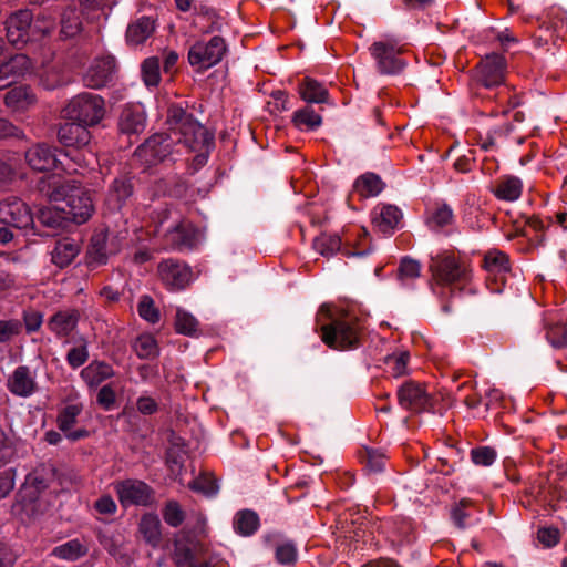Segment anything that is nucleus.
Returning a JSON list of instances; mask_svg holds the SVG:
<instances>
[{
	"mask_svg": "<svg viewBox=\"0 0 567 567\" xmlns=\"http://www.w3.org/2000/svg\"><path fill=\"white\" fill-rule=\"evenodd\" d=\"M471 458L476 465L489 466L496 460V452L489 446H480L471 451Z\"/></svg>",
	"mask_w": 567,
	"mask_h": 567,
	"instance_id": "nucleus-54",
	"label": "nucleus"
},
{
	"mask_svg": "<svg viewBox=\"0 0 567 567\" xmlns=\"http://www.w3.org/2000/svg\"><path fill=\"white\" fill-rule=\"evenodd\" d=\"M341 240L336 235L321 234L313 240V248L322 256H331L340 248Z\"/></svg>",
	"mask_w": 567,
	"mask_h": 567,
	"instance_id": "nucleus-44",
	"label": "nucleus"
},
{
	"mask_svg": "<svg viewBox=\"0 0 567 567\" xmlns=\"http://www.w3.org/2000/svg\"><path fill=\"white\" fill-rule=\"evenodd\" d=\"M161 64L156 56L144 60L142 64V78L147 86H157L161 81Z\"/></svg>",
	"mask_w": 567,
	"mask_h": 567,
	"instance_id": "nucleus-42",
	"label": "nucleus"
},
{
	"mask_svg": "<svg viewBox=\"0 0 567 567\" xmlns=\"http://www.w3.org/2000/svg\"><path fill=\"white\" fill-rule=\"evenodd\" d=\"M137 312L142 319L150 323H156L159 321V311L150 296L141 297L137 305Z\"/></svg>",
	"mask_w": 567,
	"mask_h": 567,
	"instance_id": "nucleus-49",
	"label": "nucleus"
},
{
	"mask_svg": "<svg viewBox=\"0 0 567 567\" xmlns=\"http://www.w3.org/2000/svg\"><path fill=\"white\" fill-rule=\"evenodd\" d=\"M546 339L554 348H567V322L550 326L547 329Z\"/></svg>",
	"mask_w": 567,
	"mask_h": 567,
	"instance_id": "nucleus-47",
	"label": "nucleus"
},
{
	"mask_svg": "<svg viewBox=\"0 0 567 567\" xmlns=\"http://www.w3.org/2000/svg\"><path fill=\"white\" fill-rule=\"evenodd\" d=\"M133 349L141 359H154L158 355L157 341L150 333L137 337L133 343Z\"/></svg>",
	"mask_w": 567,
	"mask_h": 567,
	"instance_id": "nucleus-37",
	"label": "nucleus"
},
{
	"mask_svg": "<svg viewBox=\"0 0 567 567\" xmlns=\"http://www.w3.org/2000/svg\"><path fill=\"white\" fill-rule=\"evenodd\" d=\"M410 358L408 350H398L392 353V378H400L410 373Z\"/></svg>",
	"mask_w": 567,
	"mask_h": 567,
	"instance_id": "nucleus-48",
	"label": "nucleus"
},
{
	"mask_svg": "<svg viewBox=\"0 0 567 567\" xmlns=\"http://www.w3.org/2000/svg\"><path fill=\"white\" fill-rule=\"evenodd\" d=\"M161 281L171 290L184 289L192 281V269L175 259L162 260L157 266Z\"/></svg>",
	"mask_w": 567,
	"mask_h": 567,
	"instance_id": "nucleus-10",
	"label": "nucleus"
},
{
	"mask_svg": "<svg viewBox=\"0 0 567 567\" xmlns=\"http://www.w3.org/2000/svg\"><path fill=\"white\" fill-rule=\"evenodd\" d=\"M227 52V45L221 37L215 35L208 41L195 42L188 51V62L196 72H204L218 64Z\"/></svg>",
	"mask_w": 567,
	"mask_h": 567,
	"instance_id": "nucleus-4",
	"label": "nucleus"
},
{
	"mask_svg": "<svg viewBox=\"0 0 567 567\" xmlns=\"http://www.w3.org/2000/svg\"><path fill=\"white\" fill-rule=\"evenodd\" d=\"M21 161L14 152L0 153V190L11 185L17 177H22Z\"/></svg>",
	"mask_w": 567,
	"mask_h": 567,
	"instance_id": "nucleus-21",
	"label": "nucleus"
},
{
	"mask_svg": "<svg viewBox=\"0 0 567 567\" xmlns=\"http://www.w3.org/2000/svg\"><path fill=\"white\" fill-rule=\"evenodd\" d=\"M39 223L51 229L60 230L64 229L69 221H72L70 215L63 206H47L38 213Z\"/></svg>",
	"mask_w": 567,
	"mask_h": 567,
	"instance_id": "nucleus-25",
	"label": "nucleus"
},
{
	"mask_svg": "<svg viewBox=\"0 0 567 567\" xmlns=\"http://www.w3.org/2000/svg\"><path fill=\"white\" fill-rule=\"evenodd\" d=\"M155 21L147 17H142L128 24L126 30V41L130 45H140L144 43L154 32Z\"/></svg>",
	"mask_w": 567,
	"mask_h": 567,
	"instance_id": "nucleus-29",
	"label": "nucleus"
},
{
	"mask_svg": "<svg viewBox=\"0 0 567 567\" xmlns=\"http://www.w3.org/2000/svg\"><path fill=\"white\" fill-rule=\"evenodd\" d=\"M471 505V502L468 499H462L455 507L451 511V517L454 522V524L461 528H465V519L468 517V513L466 512V508Z\"/></svg>",
	"mask_w": 567,
	"mask_h": 567,
	"instance_id": "nucleus-62",
	"label": "nucleus"
},
{
	"mask_svg": "<svg viewBox=\"0 0 567 567\" xmlns=\"http://www.w3.org/2000/svg\"><path fill=\"white\" fill-rule=\"evenodd\" d=\"M276 559L282 565H291L297 560V549L291 543H284L276 548Z\"/></svg>",
	"mask_w": 567,
	"mask_h": 567,
	"instance_id": "nucleus-58",
	"label": "nucleus"
},
{
	"mask_svg": "<svg viewBox=\"0 0 567 567\" xmlns=\"http://www.w3.org/2000/svg\"><path fill=\"white\" fill-rule=\"evenodd\" d=\"M138 529L147 544L153 547H156L159 544L161 520L157 515L146 514L142 516Z\"/></svg>",
	"mask_w": 567,
	"mask_h": 567,
	"instance_id": "nucleus-33",
	"label": "nucleus"
},
{
	"mask_svg": "<svg viewBox=\"0 0 567 567\" xmlns=\"http://www.w3.org/2000/svg\"><path fill=\"white\" fill-rule=\"evenodd\" d=\"M21 282L16 274L10 272L0 264V298H6L12 292L19 290Z\"/></svg>",
	"mask_w": 567,
	"mask_h": 567,
	"instance_id": "nucleus-45",
	"label": "nucleus"
},
{
	"mask_svg": "<svg viewBox=\"0 0 567 567\" xmlns=\"http://www.w3.org/2000/svg\"><path fill=\"white\" fill-rule=\"evenodd\" d=\"M115 492L122 506L147 505L152 499V491L147 484L137 480H126L115 484Z\"/></svg>",
	"mask_w": 567,
	"mask_h": 567,
	"instance_id": "nucleus-12",
	"label": "nucleus"
},
{
	"mask_svg": "<svg viewBox=\"0 0 567 567\" xmlns=\"http://www.w3.org/2000/svg\"><path fill=\"white\" fill-rule=\"evenodd\" d=\"M89 258L91 265H103L106 262V236L103 233L92 237L89 248Z\"/></svg>",
	"mask_w": 567,
	"mask_h": 567,
	"instance_id": "nucleus-41",
	"label": "nucleus"
},
{
	"mask_svg": "<svg viewBox=\"0 0 567 567\" xmlns=\"http://www.w3.org/2000/svg\"><path fill=\"white\" fill-rule=\"evenodd\" d=\"M80 243L70 237H63L55 241L51 251V261L59 268L69 266L80 254Z\"/></svg>",
	"mask_w": 567,
	"mask_h": 567,
	"instance_id": "nucleus-19",
	"label": "nucleus"
},
{
	"mask_svg": "<svg viewBox=\"0 0 567 567\" xmlns=\"http://www.w3.org/2000/svg\"><path fill=\"white\" fill-rule=\"evenodd\" d=\"M560 538L559 530L555 527L539 528L537 532V539L545 547H554L558 544Z\"/></svg>",
	"mask_w": 567,
	"mask_h": 567,
	"instance_id": "nucleus-60",
	"label": "nucleus"
},
{
	"mask_svg": "<svg viewBox=\"0 0 567 567\" xmlns=\"http://www.w3.org/2000/svg\"><path fill=\"white\" fill-rule=\"evenodd\" d=\"M367 466L371 472L380 473L386 467L388 456L384 452L375 449H367Z\"/></svg>",
	"mask_w": 567,
	"mask_h": 567,
	"instance_id": "nucleus-53",
	"label": "nucleus"
},
{
	"mask_svg": "<svg viewBox=\"0 0 567 567\" xmlns=\"http://www.w3.org/2000/svg\"><path fill=\"white\" fill-rule=\"evenodd\" d=\"M523 183L516 176H504L494 188V195L502 200L514 202L519 198Z\"/></svg>",
	"mask_w": 567,
	"mask_h": 567,
	"instance_id": "nucleus-31",
	"label": "nucleus"
},
{
	"mask_svg": "<svg viewBox=\"0 0 567 567\" xmlns=\"http://www.w3.org/2000/svg\"><path fill=\"white\" fill-rule=\"evenodd\" d=\"M22 323L18 319L0 320V343H4L20 334Z\"/></svg>",
	"mask_w": 567,
	"mask_h": 567,
	"instance_id": "nucleus-55",
	"label": "nucleus"
},
{
	"mask_svg": "<svg viewBox=\"0 0 567 567\" xmlns=\"http://www.w3.org/2000/svg\"><path fill=\"white\" fill-rule=\"evenodd\" d=\"M195 239V229L190 223L181 221L167 231L166 241L173 249L181 250L190 247Z\"/></svg>",
	"mask_w": 567,
	"mask_h": 567,
	"instance_id": "nucleus-27",
	"label": "nucleus"
},
{
	"mask_svg": "<svg viewBox=\"0 0 567 567\" xmlns=\"http://www.w3.org/2000/svg\"><path fill=\"white\" fill-rule=\"evenodd\" d=\"M293 125L298 130L313 131L322 124V117L316 113L310 106L297 110L291 118Z\"/></svg>",
	"mask_w": 567,
	"mask_h": 567,
	"instance_id": "nucleus-35",
	"label": "nucleus"
},
{
	"mask_svg": "<svg viewBox=\"0 0 567 567\" xmlns=\"http://www.w3.org/2000/svg\"><path fill=\"white\" fill-rule=\"evenodd\" d=\"M235 529L237 533L244 536L252 535L259 526L258 515L252 511H243L236 515Z\"/></svg>",
	"mask_w": 567,
	"mask_h": 567,
	"instance_id": "nucleus-38",
	"label": "nucleus"
},
{
	"mask_svg": "<svg viewBox=\"0 0 567 567\" xmlns=\"http://www.w3.org/2000/svg\"><path fill=\"white\" fill-rule=\"evenodd\" d=\"M31 68L30 59L24 54H16L0 65V80L3 89L9 86L17 78L25 74Z\"/></svg>",
	"mask_w": 567,
	"mask_h": 567,
	"instance_id": "nucleus-23",
	"label": "nucleus"
},
{
	"mask_svg": "<svg viewBox=\"0 0 567 567\" xmlns=\"http://www.w3.org/2000/svg\"><path fill=\"white\" fill-rule=\"evenodd\" d=\"M396 400L400 408L420 413L427 409L431 398L423 383L408 380L398 386Z\"/></svg>",
	"mask_w": 567,
	"mask_h": 567,
	"instance_id": "nucleus-9",
	"label": "nucleus"
},
{
	"mask_svg": "<svg viewBox=\"0 0 567 567\" xmlns=\"http://www.w3.org/2000/svg\"><path fill=\"white\" fill-rule=\"evenodd\" d=\"M87 359L89 351L85 344L70 349V351L66 354V361L73 369H76L84 364Z\"/></svg>",
	"mask_w": 567,
	"mask_h": 567,
	"instance_id": "nucleus-59",
	"label": "nucleus"
},
{
	"mask_svg": "<svg viewBox=\"0 0 567 567\" xmlns=\"http://www.w3.org/2000/svg\"><path fill=\"white\" fill-rule=\"evenodd\" d=\"M4 103L13 112H24L37 103V96L29 86H17L6 93Z\"/></svg>",
	"mask_w": 567,
	"mask_h": 567,
	"instance_id": "nucleus-24",
	"label": "nucleus"
},
{
	"mask_svg": "<svg viewBox=\"0 0 567 567\" xmlns=\"http://www.w3.org/2000/svg\"><path fill=\"white\" fill-rule=\"evenodd\" d=\"M164 520L172 527L179 526L184 520V512L176 502H168L165 506Z\"/></svg>",
	"mask_w": 567,
	"mask_h": 567,
	"instance_id": "nucleus-57",
	"label": "nucleus"
},
{
	"mask_svg": "<svg viewBox=\"0 0 567 567\" xmlns=\"http://www.w3.org/2000/svg\"><path fill=\"white\" fill-rule=\"evenodd\" d=\"M202 548L193 549L187 546H176L174 553V561L177 567H212L210 563L206 559L199 560L197 554Z\"/></svg>",
	"mask_w": 567,
	"mask_h": 567,
	"instance_id": "nucleus-34",
	"label": "nucleus"
},
{
	"mask_svg": "<svg viewBox=\"0 0 567 567\" xmlns=\"http://www.w3.org/2000/svg\"><path fill=\"white\" fill-rule=\"evenodd\" d=\"M73 17H69V14L64 13L61 20L62 23V33L68 37H74L81 30V21L74 11L71 12Z\"/></svg>",
	"mask_w": 567,
	"mask_h": 567,
	"instance_id": "nucleus-61",
	"label": "nucleus"
},
{
	"mask_svg": "<svg viewBox=\"0 0 567 567\" xmlns=\"http://www.w3.org/2000/svg\"><path fill=\"white\" fill-rule=\"evenodd\" d=\"M83 123H65L58 132L59 141L68 147H81L89 143L90 132Z\"/></svg>",
	"mask_w": 567,
	"mask_h": 567,
	"instance_id": "nucleus-20",
	"label": "nucleus"
},
{
	"mask_svg": "<svg viewBox=\"0 0 567 567\" xmlns=\"http://www.w3.org/2000/svg\"><path fill=\"white\" fill-rule=\"evenodd\" d=\"M45 487L43 480H40L38 476H30L27 484L21 489L20 498L13 506V509L16 512L22 511L28 516H35L38 514L37 503L39 502L37 494Z\"/></svg>",
	"mask_w": 567,
	"mask_h": 567,
	"instance_id": "nucleus-16",
	"label": "nucleus"
},
{
	"mask_svg": "<svg viewBox=\"0 0 567 567\" xmlns=\"http://www.w3.org/2000/svg\"><path fill=\"white\" fill-rule=\"evenodd\" d=\"M372 223L374 227L382 234H386L390 230V206L382 205L377 207L373 213Z\"/></svg>",
	"mask_w": 567,
	"mask_h": 567,
	"instance_id": "nucleus-56",
	"label": "nucleus"
},
{
	"mask_svg": "<svg viewBox=\"0 0 567 567\" xmlns=\"http://www.w3.org/2000/svg\"><path fill=\"white\" fill-rule=\"evenodd\" d=\"M175 329L178 333L195 336L198 330V321L189 312L178 309L176 312Z\"/></svg>",
	"mask_w": 567,
	"mask_h": 567,
	"instance_id": "nucleus-43",
	"label": "nucleus"
},
{
	"mask_svg": "<svg viewBox=\"0 0 567 567\" xmlns=\"http://www.w3.org/2000/svg\"><path fill=\"white\" fill-rule=\"evenodd\" d=\"M167 131L147 138L134 153L145 166H152L184 152H195L196 165L206 163L214 145L213 135L184 109L172 105L167 112Z\"/></svg>",
	"mask_w": 567,
	"mask_h": 567,
	"instance_id": "nucleus-1",
	"label": "nucleus"
},
{
	"mask_svg": "<svg viewBox=\"0 0 567 567\" xmlns=\"http://www.w3.org/2000/svg\"><path fill=\"white\" fill-rule=\"evenodd\" d=\"M484 268L494 275L505 274L509 270L507 256L497 250H491L484 256Z\"/></svg>",
	"mask_w": 567,
	"mask_h": 567,
	"instance_id": "nucleus-40",
	"label": "nucleus"
},
{
	"mask_svg": "<svg viewBox=\"0 0 567 567\" xmlns=\"http://www.w3.org/2000/svg\"><path fill=\"white\" fill-rule=\"evenodd\" d=\"M24 158L25 163L33 171L43 172L61 165L69 173H78L76 167L65 163L64 159L58 158L54 148L45 143H37L30 146L25 151Z\"/></svg>",
	"mask_w": 567,
	"mask_h": 567,
	"instance_id": "nucleus-8",
	"label": "nucleus"
},
{
	"mask_svg": "<svg viewBox=\"0 0 567 567\" xmlns=\"http://www.w3.org/2000/svg\"><path fill=\"white\" fill-rule=\"evenodd\" d=\"M0 221L18 229H28L33 226V217L25 203L11 197L0 203Z\"/></svg>",
	"mask_w": 567,
	"mask_h": 567,
	"instance_id": "nucleus-11",
	"label": "nucleus"
},
{
	"mask_svg": "<svg viewBox=\"0 0 567 567\" xmlns=\"http://www.w3.org/2000/svg\"><path fill=\"white\" fill-rule=\"evenodd\" d=\"M79 318L75 309L60 310L49 319L48 327L55 336L66 337L76 328Z\"/></svg>",
	"mask_w": 567,
	"mask_h": 567,
	"instance_id": "nucleus-22",
	"label": "nucleus"
},
{
	"mask_svg": "<svg viewBox=\"0 0 567 567\" xmlns=\"http://www.w3.org/2000/svg\"><path fill=\"white\" fill-rule=\"evenodd\" d=\"M386 95V91L385 90H382L378 97H377V101L373 105V109H372V116L374 118V121L380 125V126H385L386 125V118L384 117V110H385V103L383 101V96Z\"/></svg>",
	"mask_w": 567,
	"mask_h": 567,
	"instance_id": "nucleus-63",
	"label": "nucleus"
},
{
	"mask_svg": "<svg viewBox=\"0 0 567 567\" xmlns=\"http://www.w3.org/2000/svg\"><path fill=\"white\" fill-rule=\"evenodd\" d=\"M505 58L497 53L486 55L475 68L472 76L473 85L478 90L501 86L505 81Z\"/></svg>",
	"mask_w": 567,
	"mask_h": 567,
	"instance_id": "nucleus-6",
	"label": "nucleus"
},
{
	"mask_svg": "<svg viewBox=\"0 0 567 567\" xmlns=\"http://www.w3.org/2000/svg\"><path fill=\"white\" fill-rule=\"evenodd\" d=\"M371 55L375 60L378 70L382 74L389 73L390 66V51L384 43H374L371 48Z\"/></svg>",
	"mask_w": 567,
	"mask_h": 567,
	"instance_id": "nucleus-50",
	"label": "nucleus"
},
{
	"mask_svg": "<svg viewBox=\"0 0 567 567\" xmlns=\"http://www.w3.org/2000/svg\"><path fill=\"white\" fill-rule=\"evenodd\" d=\"M384 188L385 183L370 172L359 176L353 184L354 193L364 198L378 196Z\"/></svg>",
	"mask_w": 567,
	"mask_h": 567,
	"instance_id": "nucleus-30",
	"label": "nucleus"
},
{
	"mask_svg": "<svg viewBox=\"0 0 567 567\" xmlns=\"http://www.w3.org/2000/svg\"><path fill=\"white\" fill-rule=\"evenodd\" d=\"M115 72V60L112 56H103L94 60L84 75V82L92 89L106 85Z\"/></svg>",
	"mask_w": 567,
	"mask_h": 567,
	"instance_id": "nucleus-13",
	"label": "nucleus"
},
{
	"mask_svg": "<svg viewBox=\"0 0 567 567\" xmlns=\"http://www.w3.org/2000/svg\"><path fill=\"white\" fill-rule=\"evenodd\" d=\"M64 113L66 117L84 125H95L105 114V103L97 94L81 93L68 103Z\"/></svg>",
	"mask_w": 567,
	"mask_h": 567,
	"instance_id": "nucleus-3",
	"label": "nucleus"
},
{
	"mask_svg": "<svg viewBox=\"0 0 567 567\" xmlns=\"http://www.w3.org/2000/svg\"><path fill=\"white\" fill-rule=\"evenodd\" d=\"M322 340L330 348L346 350L357 346L359 326L354 318L343 317L322 327Z\"/></svg>",
	"mask_w": 567,
	"mask_h": 567,
	"instance_id": "nucleus-5",
	"label": "nucleus"
},
{
	"mask_svg": "<svg viewBox=\"0 0 567 567\" xmlns=\"http://www.w3.org/2000/svg\"><path fill=\"white\" fill-rule=\"evenodd\" d=\"M132 195V184L126 178H116L111 188L110 197L114 198L118 205Z\"/></svg>",
	"mask_w": 567,
	"mask_h": 567,
	"instance_id": "nucleus-52",
	"label": "nucleus"
},
{
	"mask_svg": "<svg viewBox=\"0 0 567 567\" xmlns=\"http://www.w3.org/2000/svg\"><path fill=\"white\" fill-rule=\"evenodd\" d=\"M7 386L12 394L28 398L37 391L35 377L28 367L20 365L9 377Z\"/></svg>",
	"mask_w": 567,
	"mask_h": 567,
	"instance_id": "nucleus-18",
	"label": "nucleus"
},
{
	"mask_svg": "<svg viewBox=\"0 0 567 567\" xmlns=\"http://www.w3.org/2000/svg\"><path fill=\"white\" fill-rule=\"evenodd\" d=\"M89 551V548L78 539L69 540L60 546H56L52 555L64 560L74 561Z\"/></svg>",
	"mask_w": 567,
	"mask_h": 567,
	"instance_id": "nucleus-36",
	"label": "nucleus"
},
{
	"mask_svg": "<svg viewBox=\"0 0 567 567\" xmlns=\"http://www.w3.org/2000/svg\"><path fill=\"white\" fill-rule=\"evenodd\" d=\"M83 411V404L80 402H72L66 404L58 415V427L62 431L65 436L72 441H78L82 437L87 436V431L84 429L73 431L78 422V416Z\"/></svg>",
	"mask_w": 567,
	"mask_h": 567,
	"instance_id": "nucleus-15",
	"label": "nucleus"
},
{
	"mask_svg": "<svg viewBox=\"0 0 567 567\" xmlns=\"http://www.w3.org/2000/svg\"><path fill=\"white\" fill-rule=\"evenodd\" d=\"M146 125V115L140 104H127L118 117V128L123 134H140Z\"/></svg>",
	"mask_w": 567,
	"mask_h": 567,
	"instance_id": "nucleus-17",
	"label": "nucleus"
},
{
	"mask_svg": "<svg viewBox=\"0 0 567 567\" xmlns=\"http://www.w3.org/2000/svg\"><path fill=\"white\" fill-rule=\"evenodd\" d=\"M38 187L50 202L64 204L73 223L81 225L91 218L94 212L91 194L74 179L50 175L42 178Z\"/></svg>",
	"mask_w": 567,
	"mask_h": 567,
	"instance_id": "nucleus-2",
	"label": "nucleus"
},
{
	"mask_svg": "<svg viewBox=\"0 0 567 567\" xmlns=\"http://www.w3.org/2000/svg\"><path fill=\"white\" fill-rule=\"evenodd\" d=\"M421 265L417 260L411 257L401 259L398 268V280L403 285H410L413 280L420 277Z\"/></svg>",
	"mask_w": 567,
	"mask_h": 567,
	"instance_id": "nucleus-39",
	"label": "nucleus"
},
{
	"mask_svg": "<svg viewBox=\"0 0 567 567\" xmlns=\"http://www.w3.org/2000/svg\"><path fill=\"white\" fill-rule=\"evenodd\" d=\"M560 37L549 25H542L535 34V43L539 48L550 51L551 47L559 45Z\"/></svg>",
	"mask_w": 567,
	"mask_h": 567,
	"instance_id": "nucleus-46",
	"label": "nucleus"
},
{
	"mask_svg": "<svg viewBox=\"0 0 567 567\" xmlns=\"http://www.w3.org/2000/svg\"><path fill=\"white\" fill-rule=\"evenodd\" d=\"M454 220L452 208L447 204H437L427 213L426 225L431 230L439 231Z\"/></svg>",
	"mask_w": 567,
	"mask_h": 567,
	"instance_id": "nucleus-32",
	"label": "nucleus"
},
{
	"mask_svg": "<svg viewBox=\"0 0 567 567\" xmlns=\"http://www.w3.org/2000/svg\"><path fill=\"white\" fill-rule=\"evenodd\" d=\"M94 508L103 515H112L116 512V504L110 495L101 496L94 504Z\"/></svg>",
	"mask_w": 567,
	"mask_h": 567,
	"instance_id": "nucleus-64",
	"label": "nucleus"
},
{
	"mask_svg": "<svg viewBox=\"0 0 567 567\" xmlns=\"http://www.w3.org/2000/svg\"><path fill=\"white\" fill-rule=\"evenodd\" d=\"M430 270L433 278L442 285L464 282L467 280L466 266L453 255L443 252L431 258Z\"/></svg>",
	"mask_w": 567,
	"mask_h": 567,
	"instance_id": "nucleus-7",
	"label": "nucleus"
},
{
	"mask_svg": "<svg viewBox=\"0 0 567 567\" xmlns=\"http://www.w3.org/2000/svg\"><path fill=\"white\" fill-rule=\"evenodd\" d=\"M32 25V13L29 10H20L7 20L8 40L18 45L27 43L30 40V30Z\"/></svg>",
	"mask_w": 567,
	"mask_h": 567,
	"instance_id": "nucleus-14",
	"label": "nucleus"
},
{
	"mask_svg": "<svg viewBox=\"0 0 567 567\" xmlns=\"http://www.w3.org/2000/svg\"><path fill=\"white\" fill-rule=\"evenodd\" d=\"M298 93L307 103H329L328 90L315 79L305 78L298 84Z\"/></svg>",
	"mask_w": 567,
	"mask_h": 567,
	"instance_id": "nucleus-28",
	"label": "nucleus"
},
{
	"mask_svg": "<svg viewBox=\"0 0 567 567\" xmlns=\"http://www.w3.org/2000/svg\"><path fill=\"white\" fill-rule=\"evenodd\" d=\"M114 375L113 368L103 361L94 360L81 371V378L90 388H96Z\"/></svg>",
	"mask_w": 567,
	"mask_h": 567,
	"instance_id": "nucleus-26",
	"label": "nucleus"
},
{
	"mask_svg": "<svg viewBox=\"0 0 567 567\" xmlns=\"http://www.w3.org/2000/svg\"><path fill=\"white\" fill-rule=\"evenodd\" d=\"M189 487L195 492L204 494L205 496H214L218 491L216 480L209 475H202L195 478L189 484Z\"/></svg>",
	"mask_w": 567,
	"mask_h": 567,
	"instance_id": "nucleus-51",
	"label": "nucleus"
}]
</instances>
